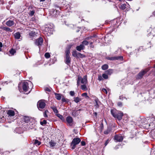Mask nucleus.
I'll return each instance as SVG.
<instances>
[{
    "instance_id": "nucleus-37",
    "label": "nucleus",
    "mask_w": 155,
    "mask_h": 155,
    "mask_svg": "<svg viewBox=\"0 0 155 155\" xmlns=\"http://www.w3.org/2000/svg\"><path fill=\"white\" fill-rule=\"evenodd\" d=\"M52 109H53V110L54 112V113H57L58 112V111L56 109V108L55 107H52Z\"/></svg>"
},
{
    "instance_id": "nucleus-3",
    "label": "nucleus",
    "mask_w": 155,
    "mask_h": 155,
    "mask_svg": "<svg viewBox=\"0 0 155 155\" xmlns=\"http://www.w3.org/2000/svg\"><path fill=\"white\" fill-rule=\"evenodd\" d=\"M148 69L143 70L140 72L137 76V78L138 79H141L143 76L148 71Z\"/></svg>"
},
{
    "instance_id": "nucleus-6",
    "label": "nucleus",
    "mask_w": 155,
    "mask_h": 155,
    "mask_svg": "<svg viewBox=\"0 0 155 155\" xmlns=\"http://www.w3.org/2000/svg\"><path fill=\"white\" fill-rule=\"evenodd\" d=\"M28 83L27 81H25L23 82L22 84V87L23 91L25 92H26L28 89Z\"/></svg>"
},
{
    "instance_id": "nucleus-50",
    "label": "nucleus",
    "mask_w": 155,
    "mask_h": 155,
    "mask_svg": "<svg viewBox=\"0 0 155 155\" xmlns=\"http://www.w3.org/2000/svg\"><path fill=\"white\" fill-rule=\"evenodd\" d=\"M117 105L118 106H121L122 105V104L121 102H118L117 104Z\"/></svg>"
},
{
    "instance_id": "nucleus-26",
    "label": "nucleus",
    "mask_w": 155,
    "mask_h": 155,
    "mask_svg": "<svg viewBox=\"0 0 155 155\" xmlns=\"http://www.w3.org/2000/svg\"><path fill=\"white\" fill-rule=\"evenodd\" d=\"M29 35L30 36H34L36 35V33L35 31H31Z\"/></svg>"
},
{
    "instance_id": "nucleus-19",
    "label": "nucleus",
    "mask_w": 155,
    "mask_h": 155,
    "mask_svg": "<svg viewBox=\"0 0 155 155\" xmlns=\"http://www.w3.org/2000/svg\"><path fill=\"white\" fill-rule=\"evenodd\" d=\"M87 84H83L81 86V89L83 90L84 91H87Z\"/></svg>"
},
{
    "instance_id": "nucleus-29",
    "label": "nucleus",
    "mask_w": 155,
    "mask_h": 155,
    "mask_svg": "<svg viewBox=\"0 0 155 155\" xmlns=\"http://www.w3.org/2000/svg\"><path fill=\"white\" fill-rule=\"evenodd\" d=\"M82 43V45H83L84 46V45H88V42L87 41L85 40L83 41Z\"/></svg>"
},
{
    "instance_id": "nucleus-7",
    "label": "nucleus",
    "mask_w": 155,
    "mask_h": 155,
    "mask_svg": "<svg viewBox=\"0 0 155 155\" xmlns=\"http://www.w3.org/2000/svg\"><path fill=\"white\" fill-rule=\"evenodd\" d=\"M81 141L80 139L79 138H74L72 140L71 144L73 145L78 144Z\"/></svg>"
},
{
    "instance_id": "nucleus-35",
    "label": "nucleus",
    "mask_w": 155,
    "mask_h": 155,
    "mask_svg": "<svg viewBox=\"0 0 155 155\" xmlns=\"http://www.w3.org/2000/svg\"><path fill=\"white\" fill-rule=\"evenodd\" d=\"M47 123L46 121L45 120H44L43 121L40 122V124L41 125H43L44 124H46Z\"/></svg>"
},
{
    "instance_id": "nucleus-30",
    "label": "nucleus",
    "mask_w": 155,
    "mask_h": 155,
    "mask_svg": "<svg viewBox=\"0 0 155 155\" xmlns=\"http://www.w3.org/2000/svg\"><path fill=\"white\" fill-rule=\"evenodd\" d=\"M70 53V51L69 49H67L65 51L66 56H69V54Z\"/></svg>"
},
{
    "instance_id": "nucleus-34",
    "label": "nucleus",
    "mask_w": 155,
    "mask_h": 155,
    "mask_svg": "<svg viewBox=\"0 0 155 155\" xmlns=\"http://www.w3.org/2000/svg\"><path fill=\"white\" fill-rule=\"evenodd\" d=\"M10 53L12 54V55H13L15 52V50L13 49H12L9 51Z\"/></svg>"
},
{
    "instance_id": "nucleus-27",
    "label": "nucleus",
    "mask_w": 155,
    "mask_h": 155,
    "mask_svg": "<svg viewBox=\"0 0 155 155\" xmlns=\"http://www.w3.org/2000/svg\"><path fill=\"white\" fill-rule=\"evenodd\" d=\"M72 55L75 57H77L78 55V53L76 51H74L72 52Z\"/></svg>"
},
{
    "instance_id": "nucleus-9",
    "label": "nucleus",
    "mask_w": 155,
    "mask_h": 155,
    "mask_svg": "<svg viewBox=\"0 0 155 155\" xmlns=\"http://www.w3.org/2000/svg\"><path fill=\"white\" fill-rule=\"evenodd\" d=\"M66 121L68 123V124L69 126H71L73 124V120L72 118L71 117H68L66 118Z\"/></svg>"
},
{
    "instance_id": "nucleus-47",
    "label": "nucleus",
    "mask_w": 155,
    "mask_h": 155,
    "mask_svg": "<svg viewBox=\"0 0 155 155\" xmlns=\"http://www.w3.org/2000/svg\"><path fill=\"white\" fill-rule=\"evenodd\" d=\"M109 140H107L105 143V145H107V144L108 143H109Z\"/></svg>"
},
{
    "instance_id": "nucleus-2",
    "label": "nucleus",
    "mask_w": 155,
    "mask_h": 155,
    "mask_svg": "<svg viewBox=\"0 0 155 155\" xmlns=\"http://www.w3.org/2000/svg\"><path fill=\"white\" fill-rule=\"evenodd\" d=\"M81 82L83 84H87V76L85 75L83 78L80 76H78L77 81V85H79V83Z\"/></svg>"
},
{
    "instance_id": "nucleus-22",
    "label": "nucleus",
    "mask_w": 155,
    "mask_h": 155,
    "mask_svg": "<svg viewBox=\"0 0 155 155\" xmlns=\"http://www.w3.org/2000/svg\"><path fill=\"white\" fill-rule=\"evenodd\" d=\"M119 7L120 9L122 10H124L126 8V5L125 4L121 5H119Z\"/></svg>"
},
{
    "instance_id": "nucleus-12",
    "label": "nucleus",
    "mask_w": 155,
    "mask_h": 155,
    "mask_svg": "<svg viewBox=\"0 0 155 155\" xmlns=\"http://www.w3.org/2000/svg\"><path fill=\"white\" fill-rule=\"evenodd\" d=\"M0 28L7 32H12V29L8 27L1 26V27Z\"/></svg>"
},
{
    "instance_id": "nucleus-45",
    "label": "nucleus",
    "mask_w": 155,
    "mask_h": 155,
    "mask_svg": "<svg viewBox=\"0 0 155 155\" xmlns=\"http://www.w3.org/2000/svg\"><path fill=\"white\" fill-rule=\"evenodd\" d=\"M93 37H94V36H91L90 37H88L87 38H86V39L87 40H88L90 39H91V38H93Z\"/></svg>"
},
{
    "instance_id": "nucleus-52",
    "label": "nucleus",
    "mask_w": 155,
    "mask_h": 155,
    "mask_svg": "<svg viewBox=\"0 0 155 155\" xmlns=\"http://www.w3.org/2000/svg\"><path fill=\"white\" fill-rule=\"evenodd\" d=\"M109 132L108 130H107V131H104V133L105 134H107L109 133Z\"/></svg>"
},
{
    "instance_id": "nucleus-43",
    "label": "nucleus",
    "mask_w": 155,
    "mask_h": 155,
    "mask_svg": "<svg viewBox=\"0 0 155 155\" xmlns=\"http://www.w3.org/2000/svg\"><path fill=\"white\" fill-rule=\"evenodd\" d=\"M81 145H86L85 142L84 141H81Z\"/></svg>"
},
{
    "instance_id": "nucleus-44",
    "label": "nucleus",
    "mask_w": 155,
    "mask_h": 155,
    "mask_svg": "<svg viewBox=\"0 0 155 155\" xmlns=\"http://www.w3.org/2000/svg\"><path fill=\"white\" fill-rule=\"evenodd\" d=\"M77 114H76V112L75 111H74L72 112V114L73 115L75 116Z\"/></svg>"
},
{
    "instance_id": "nucleus-18",
    "label": "nucleus",
    "mask_w": 155,
    "mask_h": 155,
    "mask_svg": "<svg viewBox=\"0 0 155 155\" xmlns=\"http://www.w3.org/2000/svg\"><path fill=\"white\" fill-rule=\"evenodd\" d=\"M56 98L58 100H60L61 97V95L59 94L54 93Z\"/></svg>"
},
{
    "instance_id": "nucleus-28",
    "label": "nucleus",
    "mask_w": 155,
    "mask_h": 155,
    "mask_svg": "<svg viewBox=\"0 0 155 155\" xmlns=\"http://www.w3.org/2000/svg\"><path fill=\"white\" fill-rule=\"evenodd\" d=\"M80 101V99L78 97L74 98V101L76 103Z\"/></svg>"
},
{
    "instance_id": "nucleus-20",
    "label": "nucleus",
    "mask_w": 155,
    "mask_h": 155,
    "mask_svg": "<svg viewBox=\"0 0 155 155\" xmlns=\"http://www.w3.org/2000/svg\"><path fill=\"white\" fill-rule=\"evenodd\" d=\"M113 70L109 69L105 71V73L107 75H111L113 73Z\"/></svg>"
},
{
    "instance_id": "nucleus-16",
    "label": "nucleus",
    "mask_w": 155,
    "mask_h": 155,
    "mask_svg": "<svg viewBox=\"0 0 155 155\" xmlns=\"http://www.w3.org/2000/svg\"><path fill=\"white\" fill-rule=\"evenodd\" d=\"M7 114L9 116H13L15 115V112L13 110H9L8 111Z\"/></svg>"
},
{
    "instance_id": "nucleus-17",
    "label": "nucleus",
    "mask_w": 155,
    "mask_h": 155,
    "mask_svg": "<svg viewBox=\"0 0 155 155\" xmlns=\"http://www.w3.org/2000/svg\"><path fill=\"white\" fill-rule=\"evenodd\" d=\"M32 143L34 145H39L41 144L40 142L37 140H34L32 141Z\"/></svg>"
},
{
    "instance_id": "nucleus-23",
    "label": "nucleus",
    "mask_w": 155,
    "mask_h": 155,
    "mask_svg": "<svg viewBox=\"0 0 155 155\" xmlns=\"http://www.w3.org/2000/svg\"><path fill=\"white\" fill-rule=\"evenodd\" d=\"M108 67V66L107 64H105L103 66H102L101 67V68L103 70H105L107 69Z\"/></svg>"
},
{
    "instance_id": "nucleus-24",
    "label": "nucleus",
    "mask_w": 155,
    "mask_h": 155,
    "mask_svg": "<svg viewBox=\"0 0 155 155\" xmlns=\"http://www.w3.org/2000/svg\"><path fill=\"white\" fill-rule=\"evenodd\" d=\"M85 56L80 53H78V55L77 57L78 58H83Z\"/></svg>"
},
{
    "instance_id": "nucleus-14",
    "label": "nucleus",
    "mask_w": 155,
    "mask_h": 155,
    "mask_svg": "<svg viewBox=\"0 0 155 155\" xmlns=\"http://www.w3.org/2000/svg\"><path fill=\"white\" fill-rule=\"evenodd\" d=\"M6 24L8 26H11L14 25V22L13 21L9 20L6 22Z\"/></svg>"
},
{
    "instance_id": "nucleus-53",
    "label": "nucleus",
    "mask_w": 155,
    "mask_h": 155,
    "mask_svg": "<svg viewBox=\"0 0 155 155\" xmlns=\"http://www.w3.org/2000/svg\"><path fill=\"white\" fill-rule=\"evenodd\" d=\"M25 122H27L26 121V120L28 121V117H26L25 118Z\"/></svg>"
},
{
    "instance_id": "nucleus-51",
    "label": "nucleus",
    "mask_w": 155,
    "mask_h": 155,
    "mask_svg": "<svg viewBox=\"0 0 155 155\" xmlns=\"http://www.w3.org/2000/svg\"><path fill=\"white\" fill-rule=\"evenodd\" d=\"M45 90L46 91H48L49 92L50 91V90L49 88H46L45 89Z\"/></svg>"
},
{
    "instance_id": "nucleus-31",
    "label": "nucleus",
    "mask_w": 155,
    "mask_h": 155,
    "mask_svg": "<svg viewBox=\"0 0 155 155\" xmlns=\"http://www.w3.org/2000/svg\"><path fill=\"white\" fill-rule=\"evenodd\" d=\"M102 77L104 78L105 79H107L108 78V76L106 74H102Z\"/></svg>"
},
{
    "instance_id": "nucleus-60",
    "label": "nucleus",
    "mask_w": 155,
    "mask_h": 155,
    "mask_svg": "<svg viewBox=\"0 0 155 155\" xmlns=\"http://www.w3.org/2000/svg\"><path fill=\"white\" fill-rule=\"evenodd\" d=\"M28 82H29L31 83V82H30V81H28Z\"/></svg>"
},
{
    "instance_id": "nucleus-42",
    "label": "nucleus",
    "mask_w": 155,
    "mask_h": 155,
    "mask_svg": "<svg viewBox=\"0 0 155 155\" xmlns=\"http://www.w3.org/2000/svg\"><path fill=\"white\" fill-rule=\"evenodd\" d=\"M102 79H103V78H102V76L101 75L99 76L98 77V80L99 81H100L102 80Z\"/></svg>"
},
{
    "instance_id": "nucleus-41",
    "label": "nucleus",
    "mask_w": 155,
    "mask_h": 155,
    "mask_svg": "<svg viewBox=\"0 0 155 155\" xmlns=\"http://www.w3.org/2000/svg\"><path fill=\"white\" fill-rule=\"evenodd\" d=\"M102 91H103V92L105 93L106 94H107V91L106 89L104 88H103L102 89Z\"/></svg>"
},
{
    "instance_id": "nucleus-58",
    "label": "nucleus",
    "mask_w": 155,
    "mask_h": 155,
    "mask_svg": "<svg viewBox=\"0 0 155 155\" xmlns=\"http://www.w3.org/2000/svg\"><path fill=\"white\" fill-rule=\"evenodd\" d=\"M92 43H93V42H91L90 43V44L91 45L92 44Z\"/></svg>"
},
{
    "instance_id": "nucleus-39",
    "label": "nucleus",
    "mask_w": 155,
    "mask_h": 155,
    "mask_svg": "<svg viewBox=\"0 0 155 155\" xmlns=\"http://www.w3.org/2000/svg\"><path fill=\"white\" fill-rule=\"evenodd\" d=\"M70 94L71 96H73L74 94V92L73 91H71L70 92Z\"/></svg>"
},
{
    "instance_id": "nucleus-32",
    "label": "nucleus",
    "mask_w": 155,
    "mask_h": 155,
    "mask_svg": "<svg viewBox=\"0 0 155 155\" xmlns=\"http://www.w3.org/2000/svg\"><path fill=\"white\" fill-rule=\"evenodd\" d=\"M45 56L46 58H50V55L48 53H46L45 54Z\"/></svg>"
},
{
    "instance_id": "nucleus-1",
    "label": "nucleus",
    "mask_w": 155,
    "mask_h": 155,
    "mask_svg": "<svg viewBox=\"0 0 155 155\" xmlns=\"http://www.w3.org/2000/svg\"><path fill=\"white\" fill-rule=\"evenodd\" d=\"M110 112L111 114L114 117L116 118L119 120L122 119L123 114L121 112L119 111L115 113L114 110L113 109L111 110Z\"/></svg>"
},
{
    "instance_id": "nucleus-5",
    "label": "nucleus",
    "mask_w": 155,
    "mask_h": 155,
    "mask_svg": "<svg viewBox=\"0 0 155 155\" xmlns=\"http://www.w3.org/2000/svg\"><path fill=\"white\" fill-rule=\"evenodd\" d=\"M107 59L110 60H116L119 59L122 60L123 57L122 56H114L113 57H107L106 58Z\"/></svg>"
},
{
    "instance_id": "nucleus-33",
    "label": "nucleus",
    "mask_w": 155,
    "mask_h": 155,
    "mask_svg": "<svg viewBox=\"0 0 155 155\" xmlns=\"http://www.w3.org/2000/svg\"><path fill=\"white\" fill-rule=\"evenodd\" d=\"M82 96L85 97V98H89V97L87 95V94L86 93H83L82 94Z\"/></svg>"
},
{
    "instance_id": "nucleus-36",
    "label": "nucleus",
    "mask_w": 155,
    "mask_h": 155,
    "mask_svg": "<svg viewBox=\"0 0 155 155\" xmlns=\"http://www.w3.org/2000/svg\"><path fill=\"white\" fill-rule=\"evenodd\" d=\"M35 13V11L34 10L30 11L29 12V15L32 16Z\"/></svg>"
},
{
    "instance_id": "nucleus-55",
    "label": "nucleus",
    "mask_w": 155,
    "mask_h": 155,
    "mask_svg": "<svg viewBox=\"0 0 155 155\" xmlns=\"http://www.w3.org/2000/svg\"><path fill=\"white\" fill-rule=\"evenodd\" d=\"M76 146H72L71 149L72 150L74 149L75 148Z\"/></svg>"
},
{
    "instance_id": "nucleus-48",
    "label": "nucleus",
    "mask_w": 155,
    "mask_h": 155,
    "mask_svg": "<svg viewBox=\"0 0 155 155\" xmlns=\"http://www.w3.org/2000/svg\"><path fill=\"white\" fill-rule=\"evenodd\" d=\"M2 47V44L1 42H0V51H1Z\"/></svg>"
},
{
    "instance_id": "nucleus-8",
    "label": "nucleus",
    "mask_w": 155,
    "mask_h": 155,
    "mask_svg": "<svg viewBox=\"0 0 155 155\" xmlns=\"http://www.w3.org/2000/svg\"><path fill=\"white\" fill-rule=\"evenodd\" d=\"M114 139L116 142L121 141L123 139V137L121 135H116L114 137Z\"/></svg>"
},
{
    "instance_id": "nucleus-15",
    "label": "nucleus",
    "mask_w": 155,
    "mask_h": 155,
    "mask_svg": "<svg viewBox=\"0 0 155 155\" xmlns=\"http://www.w3.org/2000/svg\"><path fill=\"white\" fill-rule=\"evenodd\" d=\"M65 61L67 64H68L70 63L71 61L70 56H66Z\"/></svg>"
},
{
    "instance_id": "nucleus-49",
    "label": "nucleus",
    "mask_w": 155,
    "mask_h": 155,
    "mask_svg": "<svg viewBox=\"0 0 155 155\" xmlns=\"http://www.w3.org/2000/svg\"><path fill=\"white\" fill-rule=\"evenodd\" d=\"M154 147H155V146H153V149H152L151 150V154L153 152H154V150L153 149H154Z\"/></svg>"
},
{
    "instance_id": "nucleus-21",
    "label": "nucleus",
    "mask_w": 155,
    "mask_h": 155,
    "mask_svg": "<svg viewBox=\"0 0 155 155\" xmlns=\"http://www.w3.org/2000/svg\"><path fill=\"white\" fill-rule=\"evenodd\" d=\"M14 36L15 38L18 39L20 37V34L19 32H17L14 34Z\"/></svg>"
},
{
    "instance_id": "nucleus-46",
    "label": "nucleus",
    "mask_w": 155,
    "mask_h": 155,
    "mask_svg": "<svg viewBox=\"0 0 155 155\" xmlns=\"http://www.w3.org/2000/svg\"><path fill=\"white\" fill-rule=\"evenodd\" d=\"M50 143L51 145H54L55 144V143L53 141H51L50 142Z\"/></svg>"
},
{
    "instance_id": "nucleus-4",
    "label": "nucleus",
    "mask_w": 155,
    "mask_h": 155,
    "mask_svg": "<svg viewBox=\"0 0 155 155\" xmlns=\"http://www.w3.org/2000/svg\"><path fill=\"white\" fill-rule=\"evenodd\" d=\"M45 106V104L42 100L39 101L37 103L38 107L39 108L43 109Z\"/></svg>"
},
{
    "instance_id": "nucleus-38",
    "label": "nucleus",
    "mask_w": 155,
    "mask_h": 155,
    "mask_svg": "<svg viewBox=\"0 0 155 155\" xmlns=\"http://www.w3.org/2000/svg\"><path fill=\"white\" fill-rule=\"evenodd\" d=\"M48 112V110H46L45 111L44 113V116L45 117H47L48 116L47 115V113Z\"/></svg>"
},
{
    "instance_id": "nucleus-25",
    "label": "nucleus",
    "mask_w": 155,
    "mask_h": 155,
    "mask_svg": "<svg viewBox=\"0 0 155 155\" xmlns=\"http://www.w3.org/2000/svg\"><path fill=\"white\" fill-rule=\"evenodd\" d=\"M56 116L58 117H59L62 120H64V118L60 114H56Z\"/></svg>"
},
{
    "instance_id": "nucleus-10",
    "label": "nucleus",
    "mask_w": 155,
    "mask_h": 155,
    "mask_svg": "<svg viewBox=\"0 0 155 155\" xmlns=\"http://www.w3.org/2000/svg\"><path fill=\"white\" fill-rule=\"evenodd\" d=\"M151 121L152 122L150 123L149 126L151 127H150L153 129L155 127V118L153 117L151 118Z\"/></svg>"
},
{
    "instance_id": "nucleus-54",
    "label": "nucleus",
    "mask_w": 155,
    "mask_h": 155,
    "mask_svg": "<svg viewBox=\"0 0 155 155\" xmlns=\"http://www.w3.org/2000/svg\"><path fill=\"white\" fill-rule=\"evenodd\" d=\"M62 101L63 102H65L66 101V99L64 98H62Z\"/></svg>"
},
{
    "instance_id": "nucleus-59",
    "label": "nucleus",
    "mask_w": 155,
    "mask_h": 155,
    "mask_svg": "<svg viewBox=\"0 0 155 155\" xmlns=\"http://www.w3.org/2000/svg\"><path fill=\"white\" fill-rule=\"evenodd\" d=\"M54 146H50L51 147H53Z\"/></svg>"
},
{
    "instance_id": "nucleus-57",
    "label": "nucleus",
    "mask_w": 155,
    "mask_h": 155,
    "mask_svg": "<svg viewBox=\"0 0 155 155\" xmlns=\"http://www.w3.org/2000/svg\"><path fill=\"white\" fill-rule=\"evenodd\" d=\"M94 115L95 116H96L97 115V113L96 112H95L94 113Z\"/></svg>"
},
{
    "instance_id": "nucleus-40",
    "label": "nucleus",
    "mask_w": 155,
    "mask_h": 155,
    "mask_svg": "<svg viewBox=\"0 0 155 155\" xmlns=\"http://www.w3.org/2000/svg\"><path fill=\"white\" fill-rule=\"evenodd\" d=\"M95 101L96 104L95 105V106L96 107H98V101L97 100H95Z\"/></svg>"
},
{
    "instance_id": "nucleus-13",
    "label": "nucleus",
    "mask_w": 155,
    "mask_h": 155,
    "mask_svg": "<svg viewBox=\"0 0 155 155\" xmlns=\"http://www.w3.org/2000/svg\"><path fill=\"white\" fill-rule=\"evenodd\" d=\"M84 48V46L83 45L81 44L80 45L77 46L76 49L79 51H80L81 50L83 49Z\"/></svg>"
},
{
    "instance_id": "nucleus-56",
    "label": "nucleus",
    "mask_w": 155,
    "mask_h": 155,
    "mask_svg": "<svg viewBox=\"0 0 155 155\" xmlns=\"http://www.w3.org/2000/svg\"><path fill=\"white\" fill-rule=\"evenodd\" d=\"M114 148L115 150H117V149L119 148V147H118V146H116Z\"/></svg>"
},
{
    "instance_id": "nucleus-11",
    "label": "nucleus",
    "mask_w": 155,
    "mask_h": 155,
    "mask_svg": "<svg viewBox=\"0 0 155 155\" xmlns=\"http://www.w3.org/2000/svg\"><path fill=\"white\" fill-rule=\"evenodd\" d=\"M43 39L42 38H40L36 40L35 44L38 46L41 45L43 43Z\"/></svg>"
}]
</instances>
